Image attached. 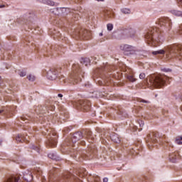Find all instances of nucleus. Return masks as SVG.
Masks as SVG:
<instances>
[{"mask_svg":"<svg viewBox=\"0 0 182 182\" xmlns=\"http://www.w3.org/2000/svg\"><path fill=\"white\" fill-rule=\"evenodd\" d=\"M47 4H48V5H50L51 6H55V2L52 1H47Z\"/></svg>","mask_w":182,"mask_h":182,"instance_id":"obj_33","label":"nucleus"},{"mask_svg":"<svg viewBox=\"0 0 182 182\" xmlns=\"http://www.w3.org/2000/svg\"><path fill=\"white\" fill-rule=\"evenodd\" d=\"M4 113V109H0V114H2Z\"/></svg>","mask_w":182,"mask_h":182,"instance_id":"obj_40","label":"nucleus"},{"mask_svg":"<svg viewBox=\"0 0 182 182\" xmlns=\"http://www.w3.org/2000/svg\"><path fill=\"white\" fill-rule=\"evenodd\" d=\"M81 139H83V134L82 132H77L73 134L71 140L73 143H76V141H79Z\"/></svg>","mask_w":182,"mask_h":182,"instance_id":"obj_9","label":"nucleus"},{"mask_svg":"<svg viewBox=\"0 0 182 182\" xmlns=\"http://www.w3.org/2000/svg\"><path fill=\"white\" fill-rule=\"evenodd\" d=\"M171 13L172 15H174L175 16H182V12L177 10H171Z\"/></svg>","mask_w":182,"mask_h":182,"instance_id":"obj_20","label":"nucleus"},{"mask_svg":"<svg viewBox=\"0 0 182 182\" xmlns=\"http://www.w3.org/2000/svg\"><path fill=\"white\" fill-rule=\"evenodd\" d=\"M27 79H28V80H29L30 82H34V80H35V76H34L33 75H32V74H30V75H28L27 76Z\"/></svg>","mask_w":182,"mask_h":182,"instance_id":"obj_24","label":"nucleus"},{"mask_svg":"<svg viewBox=\"0 0 182 182\" xmlns=\"http://www.w3.org/2000/svg\"><path fill=\"white\" fill-rule=\"evenodd\" d=\"M168 59L171 58H177L182 56V49L181 46H170L164 48V49L158 50L152 52V55H165Z\"/></svg>","mask_w":182,"mask_h":182,"instance_id":"obj_1","label":"nucleus"},{"mask_svg":"<svg viewBox=\"0 0 182 182\" xmlns=\"http://www.w3.org/2000/svg\"><path fill=\"white\" fill-rule=\"evenodd\" d=\"M77 105L78 106V109H81V110H84L85 112H88V110H90L91 104L89 100H80L77 102Z\"/></svg>","mask_w":182,"mask_h":182,"instance_id":"obj_4","label":"nucleus"},{"mask_svg":"<svg viewBox=\"0 0 182 182\" xmlns=\"http://www.w3.org/2000/svg\"><path fill=\"white\" fill-rule=\"evenodd\" d=\"M5 85L4 84V81L1 80V78L0 77V87H4Z\"/></svg>","mask_w":182,"mask_h":182,"instance_id":"obj_35","label":"nucleus"},{"mask_svg":"<svg viewBox=\"0 0 182 182\" xmlns=\"http://www.w3.org/2000/svg\"><path fill=\"white\" fill-rule=\"evenodd\" d=\"M85 136H87V139H93V137L92 136V132L90 131H85Z\"/></svg>","mask_w":182,"mask_h":182,"instance_id":"obj_26","label":"nucleus"},{"mask_svg":"<svg viewBox=\"0 0 182 182\" xmlns=\"http://www.w3.org/2000/svg\"><path fill=\"white\" fill-rule=\"evenodd\" d=\"M0 8H5V5H4V4H0Z\"/></svg>","mask_w":182,"mask_h":182,"instance_id":"obj_39","label":"nucleus"},{"mask_svg":"<svg viewBox=\"0 0 182 182\" xmlns=\"http://www.w3.org/2000/svg\"><path fill=\"white\" fill-rule=\"evenodd\" d=\"M162 139L161 138H159V141H161Z\"/></svg>","mask_w":182,"mask_h":182,"instance_id":"obj_46","label":"nucleus"},{"mask_svg":"<svg viewBox=\"0 0 182 182\" xmlns=\"http://www.w3.org/2000/svg\"><path fill=\"white\" fill-rule=\"evenodd\" d=\"M49 159H51V160H59V157L56 154L50 153L48 154Z\"/></svg>","mask_w":182,"mask_h":182,"instance_id":"obj_21","label":"nucleus"},{"mask_svg":"<svg viewBox=\"0 0 182 182\" xmlns=\"http://www.w3.org/2000/svg\"><path fill=\"white\" fill-rule=\"evenodd\" d=\"M80 63L82 65H85V66H87L88 65H90V59L85 58H81Z\"/></svg>","mask_w":182,"mask_h":182,"instance_id":"obj_14","label":"nucleus"},{"mask_svg":"<svg viewBox=\"0 0 182 182\" xmlns=\"http://www.w3.org/2000/svg\"><path fill=\"white\" fill-rule=\"evenodd\" d=\"M93 93V97H102V93L99 92L98 91H95Z\"/></svg>","mask_w":182,"mask_h":182,"instance_id":"obj_25","label":"nucleus"},{"mask_svg":"<svg viewBox=\"0 0 182 182\" xmlns=\"http://www.w3.org/2000/svg\"><path fill=\"white\" fill-rule=\"evenodd\" d=\"M161 70L162 72H166V73L171 72V70H170L169 68H162Z\"/></svg>","mask_w":182,"mask_h":182,"instance_id":"obj_32","label":"nucleus"},{"mask_svg":"<svg viewBox=\"0 0 182 182\" xmlns=\"http://www.w3.org/2000/svg\"><path fill=\"white\" fill-rule=\"evenodd\" d=\"M159 139V134L156 132H152L149 134L146 137V142L150 147V146H153V143H157Z\"/></svg>","mask_w":182,"mask_h":182,"instance_id":"obj_3","label":"nucleus"},{"mask_svg":"<svg viewBox=\"0 0 182 182\" xmlns=\"http://www.w3.org/2000/svg\"><path fill=\"white\" fill-rule=\"evenodd\" d=\"M23 178L26 180V181L31 182L32 180H33V176H32V173L28 171V173H25L23 174Z\"/></svg>","mask_w":182,"mask_h":182,"instance_id":"obj_12","label":"nucleus"},{"mask_svg":"<svg viewBox=\"0 0 182 182\" xmlns=\"http://www.w3.org/2000/svg\"><path fill=\"white\" fill-rule=\"evenodd\" d=\"M178 154V153H173V154L169 155V160H171V161H172V163H176V160H177Z\"/></svg>","mask_w":182,"mask_h":182,"instance_id":"obj_18","label":"nucleus"},{"mask_svg":"<svg viewBox=\"0 0 182 182\" xmlns=\"http://www.w3.org/2000/svg\"><path fill=\"white\" fill-rule=\"evenodd\" d=\"M139 102H140V103H146V104L150 103L149 101H147L146 100H140Z\"/></svg>","mask_w":182,"mask_h":182,"instance_id":"obj_34","label":"nucleus"},{"mask_svg":"<svg viewBox=\"0 0 182 182\" xmlns=\"http://www.w3.org/2000/svg\"><path fill=\"white\" fill-rule=\"evenodd\" d=\"M110 139L114 143H120V137H119L117 134H112L110 136Z\"/></svg>","mask_w":182,"mask_h":182,"instance_id":"obj_13","label":"nucleus"},{"mask_svg":"<svg viewBox=\"0 0 182 182\" xmlns=\"http://www.w3.org/2000/svg\"><path fill=\"white\" fill-rule=\"evenodd\" d=\"M127 79L129 81L132 82V83L136 82V80H137V79H136V77H134V74L131 73L129 75H128L127 76Z\"/></svg>","mask_w":182,"mask_h":182,"instance_id":"obj_16","label":"nucleus"},{"mask_svg":"<svg viewBox=\"0 0 182 182\" xmlns=\"http://www.w3.org/2000/svg\"><path fill=\"white\" fill-rule=\"evenodd\" d=\"M176 144H182V136L176 139Z\"/></svg>","mask_w":182,"mask_h":182,"instance_id":"obj_27","label":"nucleus"},{"mask_svg":"<svg viewBox=\"0 0 182 182\" xmlns=\"http://www.w3.org/2000/svg\"><path fill=\"white\" fill-rule=\"evenodd\" d=\"M62 11H66V9H65V8H55L53 11V13L55 14V15H59L60 14V12H62Z\"/></svg>","mask_w":182,"mask_h":182,"instance_id":"obj_15","label":"nucleus"},{"mask_svg":"<svg viewBox=\"0 0 182 182\" xmlns=\"http://www.w3.org/2000/svg\"><path fill=\"white\" fill-rule=\"evenodd\" d=\"M2 145V140H0V146Z\"/></svg>","mask_w":182,"mask_h":182,"instance_id":"obj_43","label":"nucleus"},{"mask_svg":"<svg viewBox=\"0 0 182 182\" xmlns=\"http://www.w3.org/2000/svg\"><path fill=\"white\" fill-rule=\"evenodd\" d=\"M149 79V86H151L152 87H156V89L163 87V86H164V84L166 83V81L164 80V79H163V77H161V75H151Z\"/></svg>","mask_w":182,"mask_h":182,"instance_id":"obj_2","label":"nucleus"},{"mask_svg":"<svg viewBox=\"0 0 182 182\" xmlns=\"http://www.w3.org/2000/svg\"><path fill=\"white\" fill-rule=\"evenodd\" d=\"M19 76L21 77H24V76H26V72L25 71H21L19 73H18Z\"/></svg>","mask_w":182,"mask_h":182,"instance_id":"obj_29","label":"nucleus"},{"mask_svg":"<svg viewBox=\"0 0 182 182\" xmlns=\"http://www.w3.org/2000/svg\"><path fill=\"white\" fill-rule=\"evenodd\" d=\"M156 32V30H153V31H149L146 35H145V38L146 39H147L148 41H154V39H156V38H157V33H154Z\"/></svg>","mask_w":182,"mask_h":182,"instance_id":"obj_10","label":"nucleus"},{"mask_svg":"<svg viewBox=\"0 0 182 182\" xmlns=\"http://www.w3.org/2000/svg\"><path fill=\"white\" fill-rule=\"evenodd\" d=\"M139 127H144V122L140 120L139 121Z\"/></svg>","mask_w":182,"mask_h":182,"instance_id":"obj_31","label":"nucleus"},{"mask_svg":"<svg viewBox=\"0 0 182 182\" xmlns=\"http://www.w3.org/2000/svg\"><path fill=\"white\" fill-rule=\"evenodd\" d=\"M107 181H109V178H103V182H107Z\"/></svg>","mask_w":182,"mask_h":182,"instance_id":"obj_36","label":"nucleus"},{"mask_svg":"<svg viewBox=\"0 0 182 182\" xmlns=\"http://www.w3.org/2000/svg\"><path fill=\"white\" fill-rule=\"evenodd\" d=\"M160 24L163 25V26H165L168 31H170L171 29V20L168 18H164L160 20Z\"/></svg>","mask_w":182,"mask_h":182,"instance_id":"obj_8","label":"nucleus"},{"mask_svg":"<svg viewBox=\"0 0 182 182\" xmlns=\"http://www.w3.org/2000/svg\"><path fill=\"white\" fill-rule=\"evenodd\" d=\"M20 177L18 175L11 176L7 178L4 182H18Z\"/></svg>","mask_w":182,"mask_h":182,"instance_id":"obj_11","label":"nucleus"},{"mask_svg":"<svg viewBox=\"0 0 182 182\" xmlns=\"http://www.w3.org/2000/svg\"><path fill=\"white\" fill-rule=\"evenodd\" d=\"M146 78V74L144 73H141L139 75V79H145Z\"/></svg>","mask_w":182,"mask_h":182,"instance_id":"obj_30","label":"nucleus"},{"mask_svg":"<svg viewBox=\"0 0 182 182\" xmlns=\"http://www.w3.org/2000/svg\"><path fill=\"white\" fill-rule=\"evenodd\" d=\"M100 36H103V33H100Z\"/></svg>","mask_w":182,"mask_h":182,"instance_id":"obj_42","label":"nucleus"},{"mask_svg":"<svg viewBox=\"0 0 182 182\" xmlns=\"http://www.w3.org/2000/svg\"><path fill=\"white\" fill-rule=\"evenodd\" d=\"M52 136L48 138V142L47 143L48 146L49 147H56V144L58 143V136L56 135V133L53 132Z\"/></svg>","mask_w":182,"mask_h":182,"instance_id":"obj_5","label":"nucleus"},{"mask_svg":"<svg viewBox=\"0 0 182 182\" xmlns=\"http://www.w3.org/2000/svg\"><path fill=\"white\" fill-rule=\"evenodd\" d=\"M107 28L108 31H112L113 30V24L112 23H108L107 25Z\"/></svg>","mask_w":182,"mask_h":182,"instance_id":"obj_28","label":"nucleus"},{"mask_svg":"<svg viewBox=\"0 0 182 182\" xmlns=\"http://www.w3.org/2000/svg\"><path fill=\"white\" fill-rule=\"evenodd\" d=\"M47 77L49 80H55L58 77V70L51 69L47 73Z\"/></svg>","mask_w":182,"mask_h":182,"instance_id":"obj_7","label":"nucleus"},{"mask_svg":"<svg viewBox=\"0 0 182 182\" xmlns=\"http://www.w3.org/2000/svg\"><path fill=\"white\" fill-rule=\"evenodd\" d=\"M99 84H100V85H102L103 83H102L101 81H99Z\"/></svg>","mask_w":182,"mask_h":182,"instance_id":"obj_44","label":"nucleus"},{"mask_svg":"<svg viewBox=\"0 0 182 182\" xmlns=\"http://www.w3.org/2000/svg\"><path fill=\"white\" fill-rule=\"evenodd\" d=\"M16 141H18V143H22V141H25V136H23V135H18L16 138Z\"/></svg>","mask_w":182,"mask_h":182,"instance_id":"obj_19","label":"nucleus"},{"mask_svg":"<svg viewBox=\"0 0 182 182\" xmlns=\"http://www.w3.org/2000/svg\"><path fill=\"white\" fill-rule=\"evenodd\" d=\"M77 66H78L77 65H73V69H74V70L76 69V68H77Z\"/></svg>","mask_w":182,"mask_h":182,"instance_id":"obj_37","label":"nucleus"},{"mask_svg":"<svg viewBox=\"0 0 182 182\" xmlns=\"http://www.w3.org/2000/svg\"><path fill=\"white\" fill-rule=\"evenodd\" d=\"M89 142H90V143H92V140L90 139V140H89Z\"/></svg>","mask_w":182,"mask_h":182,"instance_id":"obj_47","label":"nucleus"},{"mask_svg":"<svg viewBox=\"0 0 182 182\" xmlns=\"http://www.w3.org/2000/svg\"><path fill=\"white\" fill-rule=\"evenodd\" d=\"M58 97H63V95H62V94H58Z\"/></svg>","mask_w":182,"mask_h":182,"instance_id":"obj_38","label":"nucleus"},{"mask_svg":"<svg viewBox=\"0 0 182 182\" xmlns=\"http://www.w3.org/2000/svg\"><path fill=\"white\" fill-rule=\"evenodd\" d=\"M121 12H122L124 15H127L130 14L132 11L129 9H121Z\"/></svg>","mask_w":182,"mask_h":182,"instance_id":"obj_22","label":"nucleus"},{"mask_svg":"<svg viewBox=\"0 0 182 182\" xmlns=\"http://www.w3.org/2000/svg\"><path fill=\"white\" fill-rule=\"evenodd\" d=\"M120 49L124 51V55H130V52H133L134 50V47L125 44L121 46Z\"/></svg>","mask_w":182,"mask_h":182,"instance_id":"obj_6","label":"nucleus"},{"mask_svg":"<svg viewBox=\"0 0 182 182\" xmlns=\"http://www.w3.org/2000/svg\"><path fill=\"white\" fill-rule=\"evenodd\" d=\"M51 110H55V107H52Z\"/></svg>","mask_w":182,"mask_h":182,"instance_id":"obj_45","label":"nucleus"},{"mask_svg":"<svg viewBox=\"0 0 182 182\" xmlns=\"http://www.w3.org/2000/svg\"><path fill=\"white\" fill-rule=\"evenodd\" d=\"M129 36H131V38H133V36H134V35H136V31H134V29H133V28H130L129 31Z\"/></svg>","mask_w":182,"mask_h":182,"instance_id":"obj_23","label":"nucleus"},{"mask_svg":"<svg viewBox=\"0 0 182 182\" xmlns=\"http://www.w3.org/2000/svg\"><path fill=\"white\" fill-rule=\"evenodd\" d=\"M80 35H82L83 38L89 39V36H90V32L87 31V30H84L80 33Z\"/></svg>","mask_w":182,"mask_h":182,"instance_id":"obj_17","label":"nucleus"},{"mask_svg":"<svg viewBox=\"0 0 182 182\" xmlns=\"http://www.w3.org/2000/svg\"><path fill=\"white\" fill-rule=\"evenodd\" d=\"M32 149H38V147H36V146H32Z\"/></svg>","mask_w":182,"mask_h":182,"instance_id":"obj_41","label":"nucleus"}]
</instances>
